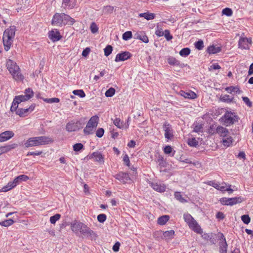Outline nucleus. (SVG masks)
I'll return each instance as SVG.
<instances>
[{
	"label": "nucleus",
	"mask_w": 253,
	"mask_h": 253,
	"mask_svg": "<svg viewBox=\"0 0 253 253\" xmlns=\"http://www.w3.org/2000/svg\"><path fill=\"white\" fill-rule=\"evenodd\" d=\"M16 32V27L11 26L9 28L5 30L3 32L2 41L4 49L5 51H8L14 41Z\"/></svg>",
	"instance_id": "1"
},
{
	"label": "nucleus",
	"mask_w": 253,
	"mask_h": 253,
	"mask_svg": "<svg viewBox=\"0 0 253 253\" xmlns=\"http://www.w3.org/2000/svg\"><path fill=\"white\" fill-rule=\"evenodd\" d=\"M6 67L15 81L19 82L24 80V76L21 73L20 69L15 62L8 59L6 62Z\"/></svg>",
	"instance_id": "2"
},
{
	"label": "nucleus",
	"mask_w": 253,
	"mask_h": 253,
	"mask_svg": "<svg viewBox=\"0 0 253 253\" xmlns=\"http://www.w3.org/2000/svg\"><path fill=\"white\" fill-rule=\"evenodd\" d=\"M52 142L53 140H52V139L45 136H41L37 137H33L29 138L24 143V145L25 147L28 148L31 147L42 145L48 144Z\"/></svg>",
	"instance_id": "3"
},
{
	"label": "nucleus",
	"mask_w": 253,
	"mask_h": 253,
	"mask_svg": "<svg viewBox=\"0 0 253 253\" xmlns=\"http://www.w3.org/2000/svg\"><path fill=\"white\" fill-rule=\"evenodd\" d=\"M85 124V119L74 120L68 122L66 125V130L68 132L77 131L83 128Z\"/></svg>",
	"instance_id": "4"
},
{
	"label": "nucleus",
	"mask_w": 253,
	"mask_h": 253,
	"mask_svg": "<svg viewBox=\"0 0 253 253\" xmlns=\"http://www.w3.org/2000/svg\"><path fill=\"white\" fill-rule=\"evenodd\" d=\"M184 219L191 229L198 234H202V229L190 214H184Z\"/></svg>",
	"instance_id": "5"
},
{
	"label": "nucleus",
	"mask_w": 253,
	"mask_h": 253,
	"mask_svg": "<svg viewBox=\"0 0 253 253\" xmlns=\"http://www.w3.org/2000/svg\"><path fill=\"white\" fill-rule=\"evenodd\" d=\"M184 219L191 229L198 234H202V229L190 214H184Z\"/></svg>",
	"instance_id": "6"
},
{
	"label": "nucleus",
	"mask_w": 253,
	"mask_h": 253,
	"mask_svg": "<svg viewBox=\"0 0 253 253\" xmlns=\"http://www.w3.org/2000/svg\"><path fill=\"white\" fill-rule=\"evenodd\" d=\"M221 119L226 126H229L237 122L239 118L235 113L228 111L225 112Z\"/></svg>",
	"instance_id": "7"
},
{
	"label": "nucleus",
	"mask_w": 253,
	"mask_h": 253,
	"mask_svg": "<svg viewBox=\"0 0 253 253\" xmlns=\"http://www.w3.org/2000/svg\"><path fill=\"white\" fill-rule=\"evenodd\" d=\"M218 236L219 238V253H227L228 245L224 236L222 233H219Z\"/></svg>",
	"instance_id": "8"
},
{
	"label": "nucleus",
	"mask_w": 253,
	"mask_h": 253,
	"mask_svg": "<svg viewBox=\"0 0 253 253\" xmlns=\"http://www.w3.org/2000/svg\"><path fill=\"white\" fill-rule=\"evenodd\" d=\"M63 14L64 13H56L52 17L51 24L56 26H62L63 24Z\"/></svg>",
	"instance_id": "9"
},
{
	"label": "nucleus",
	"mask_w": 253,
	"mask_h": 253,
	"mask_svg": "<svg viewBox=\"0 0 253 253\" xmlns=\"http://www.w3.org/2000/svg\"><path fill=\"white\" fill-rule=\"evenodd\" d=\"M163 128L165 131V138L168 139H171L173 136L171 126L168 122H165L163 125Z\"/></svg>",
	"instance_id": "10"
},
{
	"label": "nucleus",
	"mask_w": 253,
	"mask_h": 253,
	"mask_svg": "<svg viewBox=\"0 0 253 253\" xmlns=\"http://www.w3.org/2000/svg\"><path fill=\"white\" fill-rule=\"evenodd\" d=\"M81 233L91 240L95 239L97 237L96 234L85 224L84 227L81 230Z\"/></svg>",
	"instance_id": "11"
},
{
	"label": "nucleus",
	"mask_w": 253,
	"mask_h": 253,
	"mask_svg": "<svg viewBox=\"0 0 253 253\" xmlns=\"http://www.w3.org/2000/svg\"><path fill=\"white\" fill-rule=\"evenodd\" d=\"M48 37L53 42H57L62 38L59 31L56 29L49 32Z\"/></svg>",
	"instance_id": "12"
},
{
	"label": "nucleus",
	"mask_w": 253,
	"mask_h": 253,
	"mask_svg": "<svg viewBox=\"0 0 253 253\" xmlns=\"http://www.w3.org/2000/svg\"><path fill=\"white\" fill-rule=\"evenodd\" d=\"M252 42L251 39L247 38H241L238 42L239 48L243 49H249V44Z\"/></svg>",
	"instance_id": "13"
},
{
	"label": "nucleus",
	"mask_w": 253,
	"mask_h": 253,
	"mask_svg": "<svg viewBox=\"0 0 253 253\" xmlns=\"http://www.w3.org/2000/svg\"><path fill=\"white\" fill-rule=\"evenodd\" d=\"M35 108V106L33 105H31L29 108H19L16 111V114L19 115L20 117H23L28 115V114L32 112Z\"/></svg>",
	"instance_id": "14"
},
{
	"label": "nucleus",
	"mask_w": 253,
	"mask_h": 253,
	"mask_svg": "<svg viewBox=\"0 0 253 253\" xmlns=\"http://www.w3.org/2000/svg\"><path fill=\"white\" fill-rule=\"evenodd\" d=\"M90 158L93 159L95 162H97L100 164L104 163V158L102 153L100 152L96 151L93 152L90 156Z\"/></svg>",
	"instance_id": "15"
},
{
	"label": "nucleus",
	"mask_w": 253,
	"mask_h": 253,
	"mask_svg": "<svg viewBox=\"0 0 253 253\" xmlns=\"http://www.w3.org/2000/svg\"><path fill=\"white\" fill-rule=\"evenodd\" d=\"M131 53L128 51L123 52L117 54L115 61L117 62L124 61L131 57Z\"/></svg>",
	"instance_id": "16"
},
{
	"label": "nucleus",
	"mask_w": 253,
	"mask_h": 253,
	"mask_svg": "<svg viewBox=\"0 0 253 253\" xmlns=\"http://www.w3.org/2000/svg\"><path fill=\"white\" fill-rule=\"evenodd\" d=\"M14 133L10 130L5 131L0 134V142L6 141L13 137Z\"/></svg>",
	"instance_id": "17"
},
{
	"label": "nucleus",
	"mask_w": 253,
	"mask_h": 253,
	"mask_svg": "<svg viewBox=\"0 0 253 253\" xmlns=\"http://www.w3.org/2000/svg\"><path fill=\"white\" fill-rule=\"evenodd\" d=\"M84 227V224L80 221H76L71 224V228L75 233H77L78 231L81 232V230H82Z\"/></svg>",
	"instance_id": "18"
},
{
	"label": "nucleus",
	"mask_w": 253,
	"mask_h": 253,
	"mask_svg": "<svg viewBox=\"0 0 253 253\" xmlns=\"http://www.w3.org/2000/svg\"><path fill=\"white\" fill-rule=\"evenodd\" d=\"M134 38L136 39L140 40L145 43L149 42L148 38L143 31L136 32L134 35Z\"/></svg>",
	"instance_id": "19"
},
{
	"label": "nucleus",
	"mask_w": 253,
	"mask_h": 253,
	"mask_svg": "<svg viewBox=\"0 0 253 253\" xmlns=\"http://www.w3.org/2000/svg\"><path fill=\"white\" fill-rule=\"evenodd\" d=\"M76 0H63L62 6L65 9H71L76 5Z\"/></svg>",
	"instance_id": "20"
},
{
	"label": "nucleus",
	"mask_w": 253,
	"mask_h": 253,
	"mask_svg": "<svg viewBox=\"0 0 253 253\" xmlns=\"http://www.w3.org/2000/svg\"><path fill=\"white\" fill-rule=\"evenodd\" d=\"M215 132L222 138L227 136V134H229L228 129L222 126H218L216 128Z\"/></svg>",
	"instance_id": "21"
},
{
	"label": "nucleus",
	"mask_w": 253,
	"mask_h": 253,
	"mask_svg": "<svg viewBox=\"0 0 253 253\" xmlns=\"http://www.w3.org/2000/svg\"><path fill=\"white\" fill-rule=\"evenodd\" d=\"M149 183L153 189L158 192H163L166 190V186L164 184L162 185L157 182H151L150 181Z\"/></svg>",
	"instance_id": "22"
},
{
	"label": "nucleus",
	"mask_w": 253,
	"mask_h": 253,
	"mask_svg": "<svg viewBox=\"0 0 253 253\" xmlns=\"http://www.w3.org/2000/svg\"><path fill=\"white\" fill-rule=\"evenodd\" d=\"M219 100L226 103H231L235 102L234 97H232L228 94H222L219 97Z\"/></svg>",
	"instance_id": "23"
},
{
	"label": "nucleus",
	"mask_w": 253,
	"mask_h": 253,
	"mask_svg": "<svg viewBox=\"0 0 253 253\" xmlns=\"http://www.w3.org/2000/svg\"><path fill=\"white\" fill-rule=\"evenodd\" d=\"M225 90L229 93L232 94L235 93L240 94L242 93V91L240 90V87L237 86H230L225 88Z\"/></svg>",
	"instance_id": "24"
},
{
	"label": "nucleus",
	"mask_w": 253,
	"mask_h": 253,
	"mask_svg": "<svg viewBox=\"0 0 253 253\" xmlns=\"http://www.w3.org/2000/svg\"><path fill=\"white\" fill-rule=\"evenodd\" d=\"M202 238L208 241H209L212 244H215L216 243L215 235L212 233L210 234L204 233L202 236Z\"/></svg>",
	"instance_id": "25"
},
{
	"label": "nucleus",
	"mask_w": 253,
	"mask_h": 253,
	"mask_svg": "<svg viewBox=\"0 0 253 253\" xmlns=\"http://www.w3.org/2000/svg\"><path fill=\"white\" fill-rule=\"evenodd\" d=\"M63 25H73L76 22L75 20L72 18L69 15L66 14L64 13L63 14Z\"/></svg>",
	"instance_id": "26"
},
{
	"label": "nucleus",
	"mask_w": 253,
	"mask_h": 253,
	"mask_svg": "<svg viewBox=\"0 0 253 253\" xmlns=\"http://www.w3.org/2000/svg\"><path fill=\"white\" fill-rule=\"evenodd\" d=\"M180 94L184 97L188 99H195L197 97L196 94L191 90H189L187 92L182 90L180 91Z\"/></svg>",
	"instance_id": "27"
},
{
	"label": "nucleus",
	"mask_w": 253,
	"mask_h": 253,
	"mask_svg": "<svg viewBox=\"0 0 253 253\" xmlns=\"http://www.w3.org/2000/svg\"><path fill=\"white\" fill-rule=\"evenodd\" d=\"M114 125L118 128L120 129L127 128L128 126V124L126 125L123 121H122L119 118H116L113 121Z\"/></svg>",
	"instance_id": "28"
},
{
	"label": "nucleus",
	"mask_w": 253,
	"mask_h": 253,
	"mask_svg": "<svg viewBox=\"0 0 253 253\" xmlns=\"http://www.w3.org/2000/svg\"><path fill=\"white\" fill-rule=\"evenodd\" d=\"M222 144L226 147H229L232 145L233 142V138L230 135V133L227 134V136L223 137Z\"/></svg>",
	"instance_id": "29"
},
{
	"label": "nucleus",
	"mask_w": 253,
	"mask_h": 253,
	"mask_svg": "<svg viewBox=\"0 0 253 253\" xmlns=\"http://www.w3.org/2000/svg\"><path fill=\"white\" fill-rule=\"evenodd\" d=\"M17 185L16 183H15V181L13 180V181L9 182L7 184L4 186H3L0 190V192H6L11 189L14 188Z\"/></svg>",
	"instance_id": "30"
},
{
	"label": "nucleus",
	"mask_w": 253,
	"mask_h": 253,
	"mask_svg": "<svg viewBox=\"0 0 253 253\" xmlns=\"http://www.w3.org/2000/svg\"><path fill=\"white\" fill-rule=\"evenodd\" d=\"M114 177L120 182L123 183H127L129 180H130L128 175H115Z\"/></svg>",
	"instance_id": "31"
},
{
	"label": "nucleus",
	"mask_w": 253,
	"mask_h": 253,
	"mask_svg": "<svg viewBox=\"0 0 253 253\" xmlns=\"http://www.w3.org/2000/svg\"><path fill=\"white\" fill-rule=\"evenodd\" d=\"M99 118L97 116H93L89 119L87 125L91 126L95 128L97 127L98 123Z\"/></svg>",
	"instance_id": "32"
},
{
	"label": "nucleus",
	"mask_w": 253,
	"mask_h": 253,
	"mask_svg": "<svg viewBox=\"0 0 253 253\" xmlns=\"http://www.w3.org/2000/svg\"><path fill=\"white\" fill-rule=\"evenodd\" d=\"M163 233L164 239L168 240L174 238V231L173 230L167 231L165 232L160 231Z\"/></svg>",
	"instance_id": "33"
},
{
	"label": "nucleus",
	"mask_w": 253,
	"mask_h": 253,
	"mask_svg": "<svg viewBox=\"0 0 253 253\" xmlns=\"http://www.w3.org/2000/svg\"><path fill=\"white\" fill-rule=\"evenodd\" d=\"M207 51L209 54H215L221 51V47L212 45L208 47Z\"/></svg>",
	"instance_id": "34"
},
{
	"label": "nucleus",
	"mask_w": 253,
	"mask_h": 253,
	"mask_svg": "<svg viewBox=\"0 0 253 253\" xmlns=\"http://www.w3.org/2000/svg\"><path fill=\"white\" fill-rule=\"evenodd\" d=\"M167 61L170 65L179 66L180 65V62L172 56H169L167 59Z\"/></svg>",
	"instance_id": "35"
},
{
	"label": "nucleus",
	"mask_w": 253,
	"mask_h": 253,
	"mask_svg": "<svg viewBox=\"0 0 253 253\" xmlns=\"http://www.w3.org/2000/svg\"><path fill=\"white\" fill-rule=\"evenodd\" d=\"M139 16L141 17H144L145 19L147 20L154 19L155 17V15L154 13H150L148 12H145L143 13H140L139 14Z\"/></svg>",
	"instance_id": "36"
},
{
	"label": "nucleus",
	"mask_w": 253,
	"mask_h": 253,
	"mask_svg": "<svg viewBox=\"0 0 253 253\" xmlns=\"http://www.w3.org/2000/svg\"><path fill=\"white\" fill-rule=\"evenodd\" d=\"M18 146V145L15 143H13L6 146H2V150L4 153H6L10 150L16 148Z\"/></svg>",
	"instance_id": "37"
},
{
	"label": "nucleus",
	"mask_w": 253,
	"mask_h": 253,
	"mask_svg": "<svg viewBox=\"0 0 253 253\" xmlns=\"http://www.w3.org/2000/svg\"><path fill=\"white\" fill-rule=\"evenodd\" d=\"M169 215H163L158 218V223L161 225H164L169 220Z\"/></svg>",
	"instance_id": "38"
},
{
	"label": "nucleus",
	"mask_w": 253,
	"mask_h": 253,
	"mask_svg": "<svg viewBox=\"0 0 253 253\" xmlns=\"http://www.w3.org/2000/svg\"><path fill=\"white\" fill-rule=\"evenodd\" d=\"M29 179V177L26 175H19L16 177L14 180L16 184H18L22 181H26Z\"/></svg>",
	"instance_id": "39"
},
{
	"label": "nucleus",
	"mask_w": 253,
	"mask_h": 253,
	"mask_svg": "<svg viewBox=\"0 0 253 253\" xmlns=\"http://www.w3.org/2000/svg\"><path fill=\"white\" fill-rule=\"evenodd\" d=\"M226 185V184L225 183L220 184L219 187L218 188V190H219L221 191H228L229 193H232L233 190L230 188L231 185H229V187H226V186H225Z\"/></svg>",
	"instance_id": "40"
},
{
	"label": "nucleus",
	"mask_w": 253,
	"mask_h": 253,
	"mask_svg": "<svg viewBox=\"0 0 253 253\" xmlns=\"http://www.w3.org/2000/svg\"><path fill=\"white\" fill-rule=\"evenodd\" d=\"M164 152L166 154H170V156H173L175 151L172 150L170 146H166L164 149Z\"/></svg>",
	"instance_id": "41"
},
{
	"label": "nucleus",
	"mask_w": 253,
	"mask_h": 253,
	"mask_svg": "<svg viewBox=\"0 0 253 253\" xmlns=\"http://www.w3.org/2000/svg\"><path fill=\"white\" fill-rule=\"evenodd\" d=\"M94 129H95L94 127L86 124V126L85 127V128L84 129V132L85 134H87V135L93 133V130Z\"/></svg>",
	"instance_id": "42"
},
{
	"label": "nucleus",
	"mask_w": 253,
	"mask_h": 253,
	"mask_svg": "<svg viewBox=\"0 0 253 253\" xmlns=\"http://www.w3.org/2000/svg\"><path fill=\"white\" fill-rule=\"evenodd\" d=\"M28 100H29V97L26 95H18L15 97V100H17L20 103L23 101H27Z\"/></svg>",
	"instance_id": "43"
},
{
	"label": "nucleus",
	"mask_w": 253,
	"mask_h": 253,
	"mask_svg": "<svg viewBox=\"0 0 253 253\" xmlns=\"http://www.w3.org/2000/svg\"><path fill=\"white\" fill-rule=\"evenodd\" d=\"M20 103L17 100H15V98L13 99V101L12 103V105L10 108V111L11 112H15L16 113V111L18 108V104Z\"/></svg>",
	"instance_id": "44"
},
{
	"label": "nucleus",
	"mask_w": 253,
	"mask_h": 253,
	"mask_svg": "<svg viewBox=\"0 0 253 253\" xmlns=\"http://www.w3.org/2000/svg\"><path fill=\"white\" fill-rule=\"evenodd\" d=\"M174 197L176 200L181 203H184L187 202V201L182 197L179 192H175L174 193Z\"/></svg>",
	"instance_id": "45"
},
{
	"label": "nucleus",
	"mask_w": 253,
	"mask_h": 253,
	"mask_svg": "<svg viewBox=\"0 0 253 253\" xmlns=\"http://www.w3.org/2000/svg\"><path fill=\"white\" fill-rule=\"evenodd\" d=\"M190 49L189 48L185 47L182 48L179 52V54L181 56H187L190 53Z\"/></svg>",
	"instance_id": "46"
},
{
	"label": "nucleus",
	"mask_w": 253,
	"mask_h": 253,
	"mask_svg": "<svg viewBox=\"0 0 253 253\" xmlns=\"http://www.w3.org/2000/svg\"><path fill=\"white\" fill-rule=\"evenodd\" d=\"M194 129L193 131L196 132H200L202 131L203 126L199 123H194L193 124Z\"/></svg>",
	"instance_id": "47"
},
{
	"label": "nucleus",
	"mask_w": 253,
	"mask_h": 253,
	"mask_svg": "<svg viewBox=\"0 0 253 253\" xmlns=\"http://www.w3.org/2000/svg\"><path fill=\"white\" fill-rule=\"evenodd\" d=\"M14 223V221L11 219H6L2 222H0V224L1 226L7 227L12 225Z\"/></svg>",
	"instance_id": "48"
},
{
	"label": "nucleus",
	"mask_w": 253,
	"mask_h": 253,
	"mask_svg": "<svg viewBox=\"0 0 253 253\" xmlns=\"http://www.w3.org/2000/svg\"><path fill=\"white\" fill-rule=\"evenodd\" d=\"M61 217V215L59 213H57L53 216L50 217V222L52 224H55L56 222Z\"/></svg>",
	"instance_id": "49"
},
{
	"label": "nucleus",
	"mask_w": 253,
	"mask_h": 253,
	"mask_svg": "<svg viewBox=\"0 0 253 253\" xmlns=\"http://www.w3.org/2000/svg\"><path fill=\"white\" fill-rule=\"evenodd\" d=\"M241 201L242 198L241 197L230 198V206H233L237 203H240Z\"/></svg>",
	"instance_id": "50"
},
{
	"label": "nucleus",
	"mask_w": 253,
	"mask_h": 253,
	"mask_svg": "<svg viewBox=\"0 0 253 253\" xmlns=\"http://www.w3.org/2000/svg\"><path fill=\"white\" fill-rule=\"evenodd\" d=\"M195 47L198 50H202L204 47V42L202 40H199L194 43Z\"/></svg>",
	"instance_id": "51"
},
{
	"label": "nucleus",
	"mask_w": 253,
	"mask_h": 253,
	"mask_svg": "<svg viewBox=\"0 0 253 253\" xmlns=\"http://www.w3.org/2000/svg\"><path fill=\"white\" fill-rule=\"evenodd\" d=\"M73 93L74 95H78L82 98L84 97L85 96V93L82 89L74 90L73 91Z\"/></svg>",
	"instance_id": "52"
},
{
	"label": "nucleus",
	"mask_w": 253,
	"mask_h": 253,
	"mask_svg": "<svg viewBox=\"0 0 253 253\" xmlns=\"http://www.w3.org/2000/svg\"><path fill=\"white\" fill-rule=\"evenodd\" d=\"M112 49L113 48L111 45H107L106 47L104 49V55L106 56H108L112 53Z\"/></svg>",
	"instance_id": "53"
},
{
	"label": "nucleus",
	"mask_w": 253,
	"mask_h": 253,
	"mask_svg": "<svg viewBox=\"0 0 253 253\" xmlns=\"http://www.w3.org/2000/svg\"><path fill=\"white\" fill-rule=\"evenodd\" d=\"M188 144L190 146L196 147L198 145V142L195 138H192L188 140Z\"/></svg>",
	"instance_id": "54"
},
{
	"label": "nucleus",
	"mask_w": 253,
	"mask_h": 253,
	"mask_svg": "<svg viewBox=\"0 0 253 253\" xmlns=\"http://www.w3.org/2000/svg\"><path fill=\"white\" fill-rule=\"evenodd\" d=\"M115 93V89L113 87H110L105 92V94L106 97H112Z\"/></svg>",
	"instance_id": "55"
},
{
	"label": "nucleus",
	"mask_w": 253,
	"mask_h": 253,
	"mask_svg": "<svg viewBox=\"0 0 253 253\" xmlns=\"http://www.w3.org/2000/svg\"><path fill=\"white\" fill-rule=\"evenodd\" d=\"M222 13L223 15H225L227 16H230L232 15L233 12L231 8H224L222 11Z\"/></svg>",
	"instance_id": "56"
},
{
	"label": "nucleus",
	"mask_w": 253,
	"mask_h": 253,
	"mask_svg": "<svg viewBox=\"0 0 253 253\" xmlns=\"http://www.w3.org/2000/svg\"><path fill=\"white\" fill-rule=\"evenodd\" d=\"M44 101L48 103H57L59 102L60 100L59 98L56 97L51 98H45L43 99Z\"/></svg>",
	"instance_id": "57"
},
{
	"label": "nucleus",
	"mask_w": 253,
	"mask_h": 253,
	"mask_svg": "<svg viewBox=\"0 0 253 253\" xmlns=\"http://www.w3.org/2000/svg\"><path fill=\"white\" fill-rule=\"evenodd\" d=\"M132 37V33L130 31H127L124 33L123 35V39L125 41H127Z\"/></svg>",
	"instance_id": "58"
},
{
	"label": "nucleus",
	"mask_w": 253,
	"mask_h": 253,
	"mask_svg": "<svg viewBox=\"0 0 253 253\" xmlns=\"http://www.w3.org/2000/svg\"><path fill=\"white\" fill-rule=\"evenodd\" d=\"M241 219L246 224H249L251 221V218L248 214H244L241 216Z\"/></svg>",
	"instance_id": "59"
},
{
	"label": "nucleus",
	"mask_w": 253,
	"mask_h": 253,
	"mask_svg": "<svg viewBox=\"0 0 253 253\" xmlns=\"http://www.w3.org/2000/svg\"><path fill=\"white\" fill-rule=\"evenodd\" d=\"M34 92L32 89L30 88H26L25 90V95L28 96L29 99L31 98L33 96Z\"/></svg>",
	"instance_id": "60"
},
{
	"label": "nucleus",
	"mask_w": 253,
	"mask_h": 253,
	"mask_svg": "<svg viewBox=\"0 0 253 253\" xmlns=\"http://www.w3.org/2000/svg\"><path fill=\"white\" fill-rule=\"evenodd\" d=\"M164 36L167 41H170L173 38L172 36L170 35L169 31L168 30H165Z\"/></svg>",
	"instance_id": "61"
},
{
	"label": "nucleus",
	"mask_w": 253,
	"mask_h": 253,
	"mask_svg": "<svg viewBox=\"0 0 253 253\" xmlns=\"http://www.w3.org/2000/svg\"><path fill=\"white\" fill-rule=\"evenodd\" d=\"M104 133V130L103 128H99L96 131V136L99 138H101L103 136Z\"/></svg>",
	"instance_id": "62"
},
{
	"label": "nucleus",
	"mask_w": 253,
	"mask_h": 253,
	"mask_svg": "<svg viewBox=\"0 0 253 253\" xmlns=\"http://www.w3.org/2000/svg\"><path fill=\"white\" fill-rule=\"evenodd\" d=\"M97 220L100 223H103L106 220V215L105 214H100L97 216Z\"/></svg>",
	"instance_id": "63"
},
{
	"label": "nucleus",
	"mask_w": 253,
	"mask_h": 253,
	"mask_svg": "<svg viewBox=\"0 0 253 253\" xmlns=\"http://www.w3.org/2000/svg\"><path fill=\"white\" fill-rule=\"evenodd\" d=\"M84 146L82 143H76L73 146V149L75 151H79L83 149Z\"/></svg>",
	"instance_id": "64"
}]
</instances>
